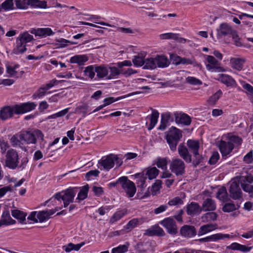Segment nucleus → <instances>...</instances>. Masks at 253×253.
Returning <instances> with one entry per match:
<instances>
[{"label":"nucleus","mask_w":253,"mask_h":253,"mask_svg":"<svg viewBox=\"0 0 253 253\" xmlns=\"http://www.w3.org/2000/svg\"><path fill=\"white\" fill-rule=\"evenodd\" d=\"M37 104L34 102H27L3 107L0 110V119L4 121L12 117L14 114H20L34 110Z\"/></svg>","instance_id":"1"},{"label":"nucleus","mask_w":253,"mask_h":253,"mask_svg":"<svg viewBox=\"0 0 253 253\" xmlns=\"http://www.w3.org/2000/svg\"><path fill=\"white\" fill-rule=\"evenodd\" d=\"M19 137L23 143L26 144H36L38 140L42 141L44 140L43 134L37 129L21 131Z\"/></svg>","instance_id":"2"},{"label":"nucleus","mask_w":253,"mask_h":253,"mask_svg":"<svg viewBox=\"0 0 253 253\" xmlns=\"http://www.w3.org/2000/svg\"><path fill=\"white\" fill-rule=\"evenodd\" d=\"M182 137L181 131L177 128L172 126L167 132L166 139L171 151H175L176 146Z\"/></svg>","instance_id":"3"},{"label":"nucleus","mask_w":253,"mask_h":253,"mask_svg":"<svg viewBox=\"0 0 253 253\" xmlns=\"http://www.w3.org/2000/svg\"><path fill=\"white\" fill-rule=\"evenodd\" d=\"M77 190L76 188H70L56 193L53 197L58 201L61 199L63 201L64 207L66 208L71 203L73 202Z\"/></svg>","instance_id":"4"},{"label":"nucleus","mask_w":253,"mask_h":253,"mask_svg":"<svg viewBox=\"0 0 253 253\" xmlns=\"http://www.w3.org/2000/svg\"><path fill=\"white\" fill-rule=\"evenodd\" d=\"M115 163H116L118 167H120L123 164V161L117 155L110 154L106 157H102L98 162V164L103 167L104 169L108 170L114 166Z\"/></svg>","instance_id":"5"},{"label":"nucleus","mask_w":253,"mask_h":253,"mask_svg":"<svg viewBox=\"0 0 253 253\" xmlns=\"http://www.w3.org/2000/svg\"><path fill=\"white\" fill-rule=\"evenodd\" d=\"M19 156L13 149H9L6 154L5 166L10 169H15L18 166Z\"/></svg>","instance_id":"6"},{"label":"nucleus","mask_w":253,"mask_h":253,"mask_svg":"<svg viewBox=\"0 0 253 253\" xmlns=\"http://www.w3.org/2000/svg\"><path fill=\"white\" fill-rule=\"evenodd\" d=\"M169 169L176 176L182 175L185 172V165L181 159L174 158L170 163Z\"/></svg>","instance_id":"7"},{"label":"nucleus","mask_w":253,"mask_h":253,"mask_svg":"<svg viewBox=\"0 0 253 253\" xmlns=\"http://www.w3.org/2000/svg\"><path fill=\"white\" fill-rule=\"evenodd\" d=\"M118 182L121 183V187L128 197H132L134 196L136 192V188L133 182L128 180L127 177L123 176L122 179H120Z\"/></svg>","instance_id":"8"},{"label":"nucleus","mask_w":253,"mask_h":253,"mask_svg":"<svg viewBox=\"0 0 253 253\" xmlns=\"http://www.w3.org/2000/svg\"><path fill=\"white\" fill-rule=\"evenodd\" d=\"M187 145L195 157L196 160L193 161V164L195 166L199 165L201 163L202 159L201 156L199 154V141L189 139L187 142Z\"/></svg>","instance_id":"9"},{"label":"nucleus","mask_w":253,"mask_h":253,"mask_svg":"<svg viewBox=\"0 0 253 253\" xmlns=\"http://www.w3.org/2000/svg\"><path fill=\"white\" fill-rule=\"evenodd\" d=\"M239 181V177L232 181L230 183L229 192L230 197L234 200H239L242 198V191L239 186L241 184Z\"/></svg>","instance_id":"10"},{"label":"nucleus","mask_w":253,"mask_h":253,"mask_svg":"<svg viewBox=\"0 0 253 253\" xmlns=\"http://www.w3.org/2000/svg\"><path fill=\"white\" fill-rule=\"evenodd\" d=\"M243 190L249 192L250 196L253 197V185H250L249 183L253 182V176L249 175L246 176H241L239 177V181Z\"/></svg>","instance_id":"11"},{"label":"nucleus","mask_w":253,"mask_h":253,"mask_svg":"<svg viewBox=\"0 0 253 253\" xmlns=\"http://www.w3.org/2000/svg\"><path fill=\"white\" fill-rule=\"evenodd\" d=\"M234 30L227 23H222L220 24L216 29L217 39L219 40L223 37L231 36Z\"/></svg>","instance_id":"12"},{"label":"nucleus","mask_w":253,"mask_h":253,"mask_svg":"<svg viewBox=\"0 0 253 253\" xmlns=\"http://www.w3.org/2000/svg\"><path fill=\"white\" fill-rule=\"evenodd\" d=\"M160 224L167 230V232L171 235H175L177 232V229L174 220L171 218H167L161 221Z\"/></svg>","instance_id":"13"},{"label":"nucleus","mask_w":253,"mask_h":253,"mask_svg":"<svg viewBox=\"0 0 253 253\" xmlns=\"http://www.w3.org/2000/svg\"><path fill=\"white\" fill-rule=\"evenodd\" d=\"M206 60L208 64L206 65V68L208 70H214L217 72L223 71L222 67L219 66V63L217 59L211 55H207Z\"/></svg>","instance_id":"14"},{"label":"nucleus","mask_w":253,"mask_h":253,"mask_svg":"<svg viewBox=\"0 0 253 253\" xmlns=\"http://www.w3.org/2000/svg\"><path fill=\"white\" fill-rule=\"evenodd\" d=\"M181 235L186 238H191L197 234L195 227L194 226L185 225L180 229Z\"/></svg>","instance_id":"15"},{"label":"nucleus","mask_w":253,"mask_h":253,"mask_svg":"<svg viewBox=\"0 0 253 253\" xmlns=\"http://www.w3.org/2000/svg\"><path fill=\"white\" fill-rule=\"evenodd\" d=\"M219 148L223 156H226L229 154L234 148V145L230 142L221 141Z\"/></svg>","instance_id":"16"},{"label":"nucleus","mask_w":253,"mask_h":253,"mask_svg":"<svg viewBox=\"0 0 253 253\" xmlns=\"http://www.w3.org/2000/svg\"><path fill=\"white\" fill-rule=\"evenodd\" d=\"M178 152L179 156L187 163L192 161L191 156L189 154L188 149L183 143L179 144L178 147Z\"/></svg>","instance_id":"17"},{"label":"nucleus","mask_w":253,"mask_h":253,"mask_svg":"<svg viewBox=\"0 0 253 253\" xmlns=\"http://www.w3.org/2000/svg\"><path fill=\"white\" fill-rule=\"evenodd\" d=\"M58 211L57 208L53 210H50L47 211H42L37 212V217L38 220L40 222H43L49 218L50 216L53 214L55 211Z\"/></svg>","instance_id":"18"},{"label":"nucleus","mask_w":253,"mask_h":253,"mask_svg":"<svg viewBox=\"0 0 253 253\" xmlns=\"http://www.w3.org/2000/svg\"><path fill=\"white\" fill-rule=\"evenodd\" d=\"M229 235L217 233L211 236L199 239L200 242H216L218 240L223 239L225 238H228Z\"/></svg>","instance_id":"19"},{"label":"nucleus","mask_w":253,"mask_h":253,"mask_svg":"<svg viewBox=\"0 0 253 253\" xmlns=\"http://www.w3.org/2000/svg\"><path fill=\"white\" fill-rule=\"evenodd\" d=\"M165 234L163 229L158 225L152 226L150 229L145 231V235L152 236L156 235L158 236H163Z\"/></svg>","instance_id":"20"},{"label":"nucleus","mask_w":253,"mask_h":253,"mask_svg":"<svg viewBox=\"0 0 253 253\" xmlns=\"http://www.w3.org/2000/svg\"><path fill=\"white\" fill-rule=\"evenodd\" d=\"M217 80L227 86H233L236 84L235 81L228 75L219 74Z\"/></svg>","instance_id":"21"},{"label":"nucleus","mask_w":253,"mask_h":253,"mask_svg":"<svg viewBox=\"0 0 253 253\" xmlns=\"http://www.w3.org/2000/svg\"><path fill=\"white\" fill-rule=\"evenodd\" d=\"M217 228L216 224H207L201 226L198 231V235L200 236Z\"/></svg>","instance_id":"22"},{"label":"nucleus","mask_w":253,"mask_h":253,"mask_svg":"<svg viewBox=\"0 0 253 253\" xmlns=\"http://www.w3.org/2000/svg\"><path fill=\"white\" fill-rule=\"evenodd\" d=\"M157 67L165 68L169 64V61L168 58L163 55H158L155 57Z\"/></svg>","instance_id":"23"},{"label":"nucleus","mask_w":253,"mask_h":253,"mask_svg":"<svg viewBox=\"0 0 253 253\" xmlns=\"http://www.w3.org/2000/svg\"><path fill=\"white\" fill-rule=\"evenodd\" d=\"M159 117V113L158 111L156 110H152V114L149 116L147 117L150 121V123L148 126V130H151L155 127L158 122Z\"/></svg>","instance_id":"24"},{"label":"nucleus","mask_w":253,"mask_h":253,"mask_svg":"<svg viewBox=\"0 0 253 253\" xmlns=\"http://www.w3.org/2000/svg\"><path fill=\"white\" fill-rule=\"evenodd\" d=\"M95 71L96 73L97 77L99 79L107 78L109 73L108 67L104 65L95 66Z\"/></svg>","instance_id":"25"},{"label":"nucleus","mask_w":253,"mask_h":253,"mask_svg":"<svg viewBox=\"0 0 253 253\" xmlns=\"http://www.w3.org/2000/svg\"><path fill=\"white\" fill-rule=\"evenodd\" d=\"M216 209L214 201L211 198L206 199L203 203L202 210L204 211H214Z\"/></svg>","instance_id":"26"},{"label":"nucleus","mask_w":253,"mask_h":253,"mask_svg":"<svg viewBox=\"0 0 253 253\" xmlns=\"http://www.w3.org/2000/svg\"><path fill=\"white\" fill-rule=\"evenodd\" d=\"M202 211V209L200 208L198 203L192 202L190 204L188 205L187 208V213L188 215H194Z\"/></svg>","instance_id":"27"},{"label":"nucleus","mask_w":253,"mask_h":253,"mask_svg":"<svg viewBox=\"0 0 253 253\" xmlns=\"http://www.w3.org/2000/svg\"><path fill=\"white\" fill-rule=\"evenodd\" d=\"M88 59V57L85 55H77L72 57L70 61L71 63H77L81 66L84 65Z\"/></svg>","instance_id":"28"},{"label":"nucleus","mask_w":253,"mask_h":253,"mask_svg":"<svg viewBox=\"0 0 253 253\" xmlns=\"http://www.w3.org/2000/svg\"><path fill=\"white\" fill-rule=\"evenodd\" d=\"M26 45V44L17 38L16 45L13 49V53L16 54L24 53L27 49Z\"/></svg>","instance_id":"29"},{"label":"nucleus","mask_w":253,"mask_h":253,"mask_svg":"<svg viewBox=\"0 0 253 253\" xmlns=\"http://www.w3.org/2000/svg\"><path fill=\"white\" fill-rule=\"evenodd\" d=\"M175 121L178 124L188 126L191 122V118L186 114H182L175 118Z\"/></svg>","instance_id":"30"},{"label":"nucleus","mask_w":253,"mask_h":253,"mask_svg":"<svg viewBox=\"0 0 253 253\" xmlns=\"http://www.w3.org/2000/svg\"><path fill=\"white\" fill-rule=\"evenodd\" d=\"M84 245V242H82L80 244H78L76 245L70 243L67 244V245L63 246L62 247V249L67 253H69L73 250L78 251Z\"/></svg>","instance_id":"31"},{"label":"nucleus","mask_w":253,"mask_h":253,"mask_svg":"<svg viewBox=\"0 0 253 253\" xmlns=\"http://www.w3.org/2000/svg\"><path fill=\"white\" fill-rule=\"evenodd\" d=\"M12 215L15 218L19 220L21 223L26 220V213L18 210H14L11 211Z\"/></svg>","instance_id":"32"},{"label":"nucleus","mask_w":253,"mask_h":253,"mask_svg":"<svg viewBox=\"0 0 253 253\" xmlns=\"http://www.w3.org/2000/svg\"><path fill=\"white\" fill-rule=\"evenodd\" d=\"M127 210L126 209H123L116 211L110 218V223H113L117 221L125 216Z\"/></svg>","instance_id":"33"},{"label":"nucleus","mask_w":253,"mask_h":253,"mask_svg":"<svg viewBox=\"0 0 253 253\" xmlns=\"http://www.w3.org/2000/svg\"><path fill=\"white\" fill-rule=\"evenodd\" d=\"M216 197L223 202L227 201L229 199L227 190L225 187H222L218 189L216 194Z\"/></svg>","instance_id":"34"},{"label":"nucleus","mask_w":253,"mask_h":253,"mask_svg":"<svg viewBox=\"0 0 253 253\" xmlns=\"http://www.w3.org/2000/svg\"><path fill=\"white\" fill-rule=\"evenodd\" d=\"M108 68L110 72V74L108 75L107 77V79L108 80L114 79L122 73V70H120L116 67H108Z\"/></svg>","instance_id":"35"},{"label":"nucleus","mask_w":253,"mask_h":253,"mask_svg":"<svg viewBox=\"0 0 253 253\" xmlns=\"http://www.w3.org/2000/svg\"><path fill=\"white\" fill-rule=\"evenodd\" d=\"M89 186L86 184L81 187L80 192L78 194L77 200L79 201L83 200L85 199L87 196V193L88 192Z\"/></svg>","instance_id":"36"},{"label":"nucleus","mask_w":253,"mask_h":253,"mask_svg":"<svg viewBox=\"0 0 253 253\" xmlns=\"http://www.w3.org/2000/svg\"><path fill=\"white\" fill-rule=\"evenodd\" d=\"M245 60L239 58H234L231 60L232 67L238 71H240L243 68V64Z\"/></svg>","instance_id":"37"},{"label":"nucleus","mask_w":253,"mask_h":253,"mask_svg":"<svg viewBox=\"0 0 253 253\" xmlns=\"http://www.w3.org/2000/svg\"><path fill=\"white\" fill-rule=\"evenodd\" d=\"M29 5L34 8H45L47 7L46 1L40 0H29Z\"/></svg>","instance_id":"38"},{"label":"nucleus","mask_w":253,"mask_h":253,"mask_svg":"<svg viewBox=\"0 0 253 253\" xmlns=\"http://www.w3.org/2000/svg\"><path fill=\"white\" fill-rule=\"evenodd\" d=\"M155 58H150L145 59L144 68L146 69H154L157 68Z\"/></svg>","instance_id":"39"},{"label":"nucleus","mask_w":253,"mask_h":253,"mask_svg":"<svg viewBox=\"0 0 253 253\" xmlns=\"http://www.w3.org/2000/svg\"><path fill=\"white\" fill-rule=\"evenodd\" d=\"M2 219L6 223V225H10L15 223V220L12 219L10 217L9 212L8 210H5L3 211L2 216Z\"/></svg>","instance_id":"40"},{"label":"nucleus","mask_w":253,"mask_h":253,"mask_svg":"<svg viewBox=\"0 0 253 253\" xmlns=\"http://www.w3.org/2000/svg\"><path fill=\"white\" fill-rule=\"evenodd\" d=\"M128 246L129 244L128 243L125 245H119L116 248H113L111 253H125L127 252Z\"/></svg>","instance_id":"41"},{"label":"nucleus","mask_w":253,"mask_h":253,"mask_svg":"<svg viewBox=\"0 0 253 253\" xmlns=\"http://www.w3.org/2000/svg\"><path fill=\"white\" fill-rule=\"evenodd\" d=\"M217 214L215 212H210L204 214L202 216V219L204 222H210L214 221L216 219Z\"/></svg>","instance_id":"42"},{"label":"nucleus","mask_w":253,"mask_h":253,"mask_svg":"<svg viewBox=\"0 0 253 253\" xmlns=\"http://www.w3.org/2000/svg\"><path fill=\"white\" fill-rule=\"evenodd\" d=\"M88 106L85 104L78 106L75 109V113L81 114L83 117H84L88 112Z\"/></svg>","instance_id":"43"},{"label":"nucleus","mask_w":253,"mask_h":253,"mask_svg":"<svg viewBox=\"0 0 253 253\" xmlns=\"http://www.w3.org/2000/svg\"><path fill=\"white\" fill-rule=\"evenodd\" d=\"M138 218H133L130 220L125 226V229L129 231L138 226L140 222Z\"/></svg>","instance_id":"44"},{"label":"nucleus","mask_w":253,"mask_h":253,"mask_svg":"<svg viewBox=\"0 0 253 253\" xmlns=\"http://www.w3.org/2000/svg\"><path fill=\"white\" fill-rule=\"evenodd\" d=\"M19 135L20 133L16 134L10 139V142L13 147H21V144H22L23 141L20 140Z\"/></svg>","instance_id":"45"},{"label":"nucleus","mask_w":253,"mask_h":253,"mask_svg":"<svg viewBox=\"0 0 253 253\" xmlns=\"http://www.w3.org/2000/svg\"><path fill=\"white\" fill-rule=\"evenodd\" d=\"M159 172V170L156 168L153 167L147 169L146 175L148 176L149 179H152L156 177Z\"/></svg>","instance_id":"46"},{"label":"nucleus","mask_w":253,"mask_h":253,"mask_svg":"<svg viewBox=\"0 0 253 253\" xmlns=\"http://www.w3.org/2000/svg\"><path fill=\"white\" fill-rule=\"evenodd\" d=\"M0 6L4 11L12 10L14 8L13 0H6L0 4Z\"/></svg>","instance_id":"47"},{"label":"nucleus","mask_w":253,"mask_h":253,"mask_svg":"<svg viewBox=\"0 0 253 253\" xmlns=\"http://www.w3.org/2000/svg\"><path fill=\"white\" fill-rule=\"evenodd\" d=\"M17 38L25 44L30 42L33 39V36L30 35L28 32H24L20 35Z\"/></svg>","instance_id":"48"},{"label":"nucleus","mask_w":253,"mask_h":253,"mask_svg":"<svg viewBox=\"0 0 253 253\" xmlns=\"http://www.w3.org/2000/svg\"><path fill=\"white\" fill-rule=\"evenodd\" d=\"M239 207V206H238L237 208L236 206L233 203H226L222 207V211L224 212H229L236 210V209H238Z\"/></svg>","instance_id":"49"},{"label":"nucleus","mask_w":253,"mask_h":253,"mask_svg":"<svg viewBox=\"0 0 253 253\" xmlns=\"http://www.w3.org/2000/svg\"><path fill=\"white\" fill-rule=\"evenodd\" d=\"M15 4L17 8L26 9L29 5V0H15Z\"/></svg>","instance_id":"50"},{"label":"nucleus","mask_w":253,"mask_h":253,"mask_svg":"<svg viewBox=\"0 0 253 253\" xmlns=\"http://www.w3.org/2000/svg\"><path fill=\"white\" fill-rule=\"evenodd\" d=\"M56 42H57V44L59 47H65L69 44H74L76 43V42H72L69 40L62 38L57 40Z\"/></svg>","instance_id":"51"},{"label":"nucleus","mask_w":253,"mask_h":253,"mask_svg":"<svg viewBox=\"0 0 253 253\" xmlns=\"http://www.w3.org/2000/svg\"><path fill=\"white\" fill-rule=\"evenodd\" d=\"M95 67L92 66H89L85 68L84 73V75L92 79L95 76Z\"/></svg>","instance_id":"52"},{"label":"nucleus","mask_w":253,"mask_h":253,"mask_svg":"<svg viewBox=\"0 0 253 253\" xmlns=\"http://www.w3.org/2000/svg\"><path fill=\"white\" fill-rule=\"evenodd\" d=\"M157 166L163 170L167 168V161L166 158H158L156 163Z\"/></svg>","instance_id":"53"},{"label":"nucleus","mask_w":253,"mask_h":253,"mask_svg":"<svg viewBox=\"0 0 253 253\" xmlns=\"http://www.w3.org/2000/svg\"><path fill=\"white\" fill-rule=\"evenodd\" d=\"M132 62L135 66H142L144 65L145 60L143 57L139 55L134 56L132 59Z\"/></svg>","instance_id":"54"},{"label":"nucleus","mask_w":253,"mask_h":253,"mask_svg":"<svg viewBox=\"0 0 253 253\" xmlns=\"http://www.w3.org/2000/svg\"><path fill=\"white\" fill-rule=\"evenodd\" d=\"M48 89L45 87L44 85L40 87L36 93L33 95L34 98H41L44 95L46 91Z\"/></svg>","instance_id":"55"},{"label":"nucleus","mask_w":253,"mask_h":253,"mask_svg":"<svg viewBox=\"0 0 253 253\" xmlns=\"http://www.w3.org/2000/svg\"><path fill=\"white\" fill-rule=\"evenodd\" d=\"M222 92L220 90H218L213 95H212L209 99V102L211 104H214L218 100Z\"/></svg>","instance_id":"56"},{"label":"nucleus","mask_w":253,"mask_h":253,"mask_svg":"<svg viewBox=\"0 0 253 253\" xmlns=\"http://www.w3.org/2000/svg\"><path fill=\"white\" fill-rule=\"evenodd\" d=\"M159 37L161 40H174L177 39V34L172 33L162 34L159 35Z\"/></svg>","instance_id":"57"},{"label":"nucleus","mask_w":253,"mask_h":253,"mask_svg":"<svg viewBox=\"0 0 253 253\" xmlns=\"http://www.w3.org/2000/svg\"><path fill=\"white\" fill-rule=\"evenodd\" d=\"M162 181L160 180H157L152 186V195H154L156 194V193L160 190L161 188Z\"/></svg>","instance_id":"58"},{"label":"nucleus","mask_w":253,"mask_h":253,"mask_svg":"<svg viewBox=\"0 0 253 253\" xmlns=\"http://www.w3.org/2000/svg\"><path fill=\"white\" fill-rule=\"evenodd\" d=\"M186 83L192 85H200L202 84V82L200 80L193 77H187L186 79Z\"/></svg>","instance_id":"59"},{"label":"nucleus","mask_w":253,"mask_h":253,"mask_svg":"<svg viewBox=\"0 0 253 253\" xmlns=\"http://www.w3.org/2000/svg\"><path fill=\"white\" fill-rule=\"evenodd\" d=\"M231 36L232 37V39L234 42V43L236 46H240L242 45L241 42H240V39L239 37V36L236 31L234 30V32L231 34Z\"/></svg>","instance_id":"60"},{"label":"nucleus","mask_w":253,"mask_h":253,"mask_svg":"<svg viewBox=\"0 0 253 253\" xmlns=\"http://www.w3.org/2000/svg\"><path fill=\"white\" fill-rule=\"evenodd\" d=\"M138 176H139V177L136 182L138 187H140L141 188L144 187L145 186V183L146 177L141 174H138Z\"/></svg>","instance_id":"61"},{"label":"nucleus","mask_w":253,"mask_h":253,"mask_svg":"<svg viewBox=\"0 0 253 253\" xmlns=\"http://www.w3.org/2000/svg\"><path fill=\"white\" fill-rule=\"evenodd\" d=\"M183 204V201L179 197H176L169 200L168 202L169 205L170 206L181 205Z\"/></svg>","instance_id":"62"},{"label":"nucleus","mask_w":253,"mask_h":253,"mask_svg":"<svg viewBox=\"0 0 253 253\" xmlns=\"http://www.w3.org/2000/svg\"><path fill=\"white\" fill-rule=\"evenodd\" d=\"M114 31H118L125 34H133L134 33V31L130 28H124V27H117Z\"/></svg>","instance_id":"63"},{"label":"nucleus","mask_w":253,"mask_h":253,"mask_svg":"<svg viewBox=\"0 0 253 253\" xmlns=\"http://www.w3.org/2000/svg\"><path fill=\"white\" fill-rule=\"evenodd\" d=\"M219 158V155L217 152H213L210 158L209 163L211 165L215 164Z\"/></svg>","instance_id":"64"}]
</instances>
